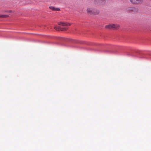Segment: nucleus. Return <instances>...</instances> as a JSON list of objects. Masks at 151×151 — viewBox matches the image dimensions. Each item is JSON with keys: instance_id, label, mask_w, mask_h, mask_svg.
<instances>
[{"instance_id": "obj_5", "label": "nucleus", "mask_w": 151, "mask_h": 151, "mask_svg": "<svg viewBox=\"0 0 151 151\" xmlns=\"http://www.w3.org/2000/svg\"><path fill=\"white\" fill-rule=\"evenodd\" d=\"M54 28L55 29L58 31H64L66 30L65 28H61L58 26L54 27Z\"/></svg>"}, {"instance_id": "obj_6", "label": "nucleus", "mask_w": 151, "mask_h": 151, "mask_svg": "<svg viewBox=\"0 0 151 151\" xmlns=\"http://www.w3.org/2000/svg\"><path fill=\"white\" fill-rule=\"evenodd\" d=\"M49 8L50 9L54 11H60V10L59 8H55L54 6H50Z\"/></svg>"}, {"instance_id": "obj_4", "label": "nucleus", "mask_w": 151, "mask_h": 151, "mask_svg": "<svg viewBox=\"0 0 151 151\" xmlns=\"http://www.w3.org/2000/svg\"><path fill=\"white\" fill-rule=\"evenodd\" d=\"M94 9L91 8H88L87 9V12L88 13L91 14H93Z\"/></svg>"}, {"instance_id": "obj_7", "label": "nucleus", "mask_w": 151, "mask_h": 151, "mask_svg": "<svg viewBox=\"0 0 151 151\" xmlns=\"http://www.w3.org/2000/svg\"><path fill=\"white\" fill-rule=\"evenodd\" d=\"M58 24L63 26H68L70 25V23H67L62 22H60L58 23Z\"/></svg>"}, {"instance_id": "obj_3", "label": "nucleus", "mask_w": 151, "mask_h": 151, "mask_svg": "<svg viewBox=\"0 0 151 151\" xmlns=\"http://www.w3.org/2000/svg\"><path fill=\"white\" fill-rule=\"evenodd\" d=\"M128 11L132 12H137L138 11V9L136 7H132L129 8H128Z\"/></svg>"}, {"instance_id": "obj_1", "label": "nucleus", "mask_w": 151, "mask_h": 151, "mask_svg": "<svg viewBox=\"0 0 151 151\" xmlns=\"http://www.w3.org/2000/svg\"><path fill=\"white\" fill-rule=\"evenodd\" d=\"M119 27V26L117 24H111L106 26L105 28L109 29H118Z\"/></svg>"}, {"instance_id": "obj_10", "label": "nucleus", "mask_w": 151, "mask_h": 151, "mask_svg": "<svg viewBox=\"0 0 151 151\" xmlns=\"http://www.w3.org/2000/svg\"><path fill=\"white\" fill-rule=\"evenodd\" d=\"M0 17L1 18V15L0 14Z\"/></svg>"}, {"instance_id": "obj_2", "label": "nucleus", "mask_w": 151, "mask_h": 151, "mask_svg": "<svg viewBox=\"0 0 151 151\" xmlns=\"http://www.w3.org/2000/svg\"><path fill=\"white\" fill-rule=\"evenodd\" d=\"M143 0H129L130 2L132 4H139L143 2Z\"/></svg>"}, {"instance_id": "obj_8", "label": "nucleus", "mask_w": 151, "mask_h": 151, "mask_svg": "<svg viewBox=\"0 0 151 151\" xmlns=\"http://www.w3.org/2000/svg\"><path fill=\"white\" fill-rule=\"evenodd\" d=\"M99 10L96 9H94L93 14H99Z\"/></svg>"}, {"instance_id": "obj_9", "label": "nucleus", "mask_w": 151, "mask_h": 151, "mask_svg": "<svg viewBox=\"0 0 151 151\" xmlns=\"http://www.w3.org/2000/svg\"><path fill=\"white\" fill-rule=\"evenodd\" d=\"M9 17V16L6 15H1V18H6Z\"/></svg>"}]
</instances>
